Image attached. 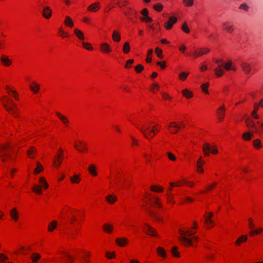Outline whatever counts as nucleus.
Returning a JSON list of instances; mask_svg holds the SVG:
<instances>
[{"instance_id":"4","label":"nucleus","mask_w":263,"mask_h":263,"mask_svg":"<svg viewBox=\"0 0 263 263\" xmlns=\"http://www.w3.org/2000/svg\"><path fill=\"white\" fill-rule=\"evenodd\" d=\"M39 182L41 184V186L34 184L32 188V190L36 194H41L42 193V187L46 189L48 187V184L44 177H41L39 179Z\"/></svg>"},{"instance_id":"9","label":"nucleus","mask_w":263,"mask_h":263,"mask_svg":"<svg viewBox=\"0 0 263 263\" xmlns=\"http://www.w3.org/2000/svg\"><path fill=\"white\" fill-rule=\"evenodd\" d=\"M3 106L4 108L9 112H10L11 114L14 115L15 117H17L16 115V113L15 111V109L17 108V106L15 104L12 105L13 107L8 106L7 104H6L4 102Z\"/></svg>"},{"instance_id":"24","label":"nucleus","mask_w":263,"mask_h":263,"mask_svg":"<svg viewBox=\"0 0 263 263\" xmlns=\"http://www.w3.org/2000/svg\"><path fill=\"white\" fill-rule=\"evenodd\" d=\"M112 38L115 42H119L121 40L119 32L117 31H114L112 33Z\"/></svg>"},{"instance_id":"61","label":"nucleus","mask_w":263,"mask_h":263,"mask_svg":"<svg viewBox=\"0 0 263 263\" xmlns=\"http://www.w3.org/2000/svg\"><path fill=\"white\" fill-rule=\"evenodd\" d=\"M159 88V85L157 83H154L152 86L151 87V90L152 91H154L155 89H158Z\"/></svg>"},{"instance_id":"64","label":"nucleus","mask_w":263,"mask_h":263,"mask_svg":"<svg viewBox=\"0 0 263 263\" xmlns=\"http://www.w3.org/2000/svg\"><path fill=\"white\" fill-rule=\"evenodd\" d=\"M106 255L108 258H111L115 256V254L114 252H112V253L106 252Z\"/></svg>"},{"instance_id":"42","label":"nucleus","mask_w":263,"mask_h":263,"mask_svg":"<svg viewBox=\"0 0 263 263\" xmlns=\"http://www.w3.org/2000/svg\"><path fill=\"white\" fill-rule=\"evenodd\" d=\"M253 146L256 148H259L261 147V141L258 139H256L254 140L253 141Z\"/></svg>"},{"instance_id":"17","label":"nucleus","mask_w":263,"mask_h":263,"mask_svg":"<svg viewBox=\"0 0 263 263\" xmlns=\"http://www.w3.org/2000/svg\"><path fill=\"white\" fill-rule=\"evenodd\" d=\"M100 8V4L99 3H95L93 4H91L88 7V10L89 11L96 12L98 11Z\"/></svg>"},{"instance_id":"25","label":"nucleus","mask_w":263,"mask_h":263,"mask_svg":"<svg viewBox=\"0 0 263 263\" xmlns=\"http://www.w3.org/2000/svg\"><path fill=\"white\" fill-rule=\"evenodd\" d=\"M1 60L3 64L7 66H9L11 64V61L8 58V57L5 55H3L1 57Z\"/></svg>"},{"instance_id":"34","label":"nucleus","mask_w":263,"mask_h":263,"mask_svg":"<svg viewBox=\"0 0 263 263\" xmlns=\"http://www.w3.org/2000/svg\"><path fill=\"white\" fill-rule=\"evenodd\" d=\"M253 134L252 133H251L248 132L245 133L242 135V138L245 140L249 141V140H251L252 137H253Z\"/></svg>"},{"instance_id":"27","label":"nucleus","mask_w":263,"mask_h":263,"mask_svg":"<svg viewBox=\"0 0 263 263\" xmlns=\"http://www.w3.org/2000/svg\"><path fill=\"white\" fill-rule=\"evenodd\" d=\"M56 115L60 118V119L63 122V123L66 125H67L69 123L68 119L65 116L62 115H61L59 112H57Z\"/></svg>"},{"instance_id":"5","label":"nucleus","mask_w":263,"mask_h":263,"mask_svg":"<svg viewBox=\"0 0 263 263\" xmlns=\"http://www.w3.org/2000/svg\"><path fill=\"white\" fill-rule=\"evenodd\" d=\"M202 150L205 156H209L210 152L213 154H216L218 153V150L215 146L211 147V146L207 143L203 144L202 146Z\"/></svg>"},{"instance_id":"57","label":"nucleus","mask_w":263,"mask_h":263,"mask_svg":"<svg viewBox=\"0 0 263 263\" xmlns=\"http://www.w3.org/2000/svg\"><path fill=\"white\" fill-rule=\"evenodd\" d=\"M83 46L87 50H91L92 49L91 45L88 43L83 42Z\"/></svg>"},{"instance_id":"23","label":"nucleus","mask_w":263,"mask_h":263,"mask_svg":"<svg viewBox=\"0 0 263 263\" xmlns=\"http://www.w3.org/2000/svg\"><path fill=\"white\" fill-rule=\"evenodd\" d=\"M10 216L15 221H16L18 219V213L15 208H14L10 211Z\"/></svg>"},{"instance_id":"43","label":"nucleus","mask_w":263,"mask_h":263,"mask_svg":"<svg viewBox=\"0 0 263 263\" xmlns=\"http://www.w3.org/2000/svg\"><path fill=\"white\" fill-rule=\"evenodd\" d=\"M123 51L125 53H127L130 51V46L128 42H126L123 46Z\"/></svg>"},{"instance_id":"36","label":"nucleus","mask_w":263,"mask_h":263,"mask_svg":"<svg viewBox=\"0 0 263 263\" xmlns=\"http://www.w3.org/2000/svg\"><path fill=\"white\" fill-rule=\"evenodd\" d=\"M247 240V236L246 235H242L238 238L235 244L237 245H239L240 243H241L242 242L246 241Z\"/></svg>"},{"instance_id":"29","label":"nucleus","mask_w":263,"mask_h":263,"mask_svg":"<svg viewBox=\"0 0 263 263\" xmlns=\"http://www.w3.org/2000/svg\"><path fill=\"white\" fill-rule=\"evenodd\" d=\"M88 171L93 176H96L97 175L96 172V167L93 164L89 165L88 167Z\"/></svg>"},{"instance_id":"19","label":"nucleus","mask_w":263,"mask_h":263,"mask_svg":"<svg viewBox=\"0 0 263 263\" xmlns=\"http://www.w3.org/2000/svg\"><path fill=\"white\" fill-rule=\"evenodd\" d=\"M204 162L202 161V158L200 157L197 162V171L199 173H203V170L202 168Z\"/></svg>"},{"instance_id":"58","label":"nucleus","mask_w":263,"mask_h":263,"mask_svg":"<svg viewBox=\"0 0 263 263\" xmlns=\"http://www.w3.org/2000/svg\"><path fill=\"white\" fill-rule=\"evenodd\" d=\"M209 86V83H205L201 85V88L202 89V90L205 93H208L209 91L207 89L208 87Z\"/></svg>"},{"instance_id":"37","label":"nucleus","mask_w":263,"mask_h":263,"mask_svg":"<svg viewBox=\"0 0 263 263\" xmlns=\"http://www.w3.org/2000/svg\"><path fill=\"white\" fill-rule=\"evenodd\" d=\"M183 125L181 122L180 125H177L175 122H172L170 123L169 127L173 128H177L179 129L181 127H183Z\"/></svg>"},{"instance_id":"60","label":"nucleus","mask_w":263,"mask_h":263,"mask_svg":"<svg viewBox=\"0 0 263 263\" xmlns=\"http://www.w3.org/2000/svg\"><path fill=\"white\" fill-rule=\"evenodd\" d=\"M141 20L142 21H144L146 23L150 22L152 21V19L148 16H147L146 17H141Z\"/></svg>"},{"instance_id":"3","label":"nucleus","mask_w":263,"mask_h":263,"mask_svg":"<svg viewBox=\"0 0 263 263\" xmlns=\"http://www.w3.org/2000/svg\"><path fill=\"white\" fill-rule=\"evenodd\" d=\"M136 127L147 139H152L155 135V132L156 131H159L158 128H157L155 126L152 127L150 129L149 126H147L144 128V127H139V126L136 125Z\"/></svg>"},{"instance_id":"8","label":"nucleus","mask_w":263,"mask_h":263,"mask_svg":"<svg viewBox=\"0 0 263 263\" xmlns=\"http://www.w3.org/2000/svg\"><path fill=\"white\" fill-rule=\"evenodd\" d=\"M177 18L175 16L170 17L168 21L164 23V27L166 29L170 30L172 28L174 24L176 23Z\"/></svg>"},{"instance_id":"7","label":"nucleus","mask_w":263,"mask_h":263,"mask_svg":"<svg viewBox=\"0 0 263 263\" xmlns=\"http://www.w3.org/2000/svg\"><path fill=\"white\" fill-rule=\"evenodd\" d=\"M145 232L149 235L154 236V237H158L159 235L156 232L155 229L150 226L149 224L145 223Z\"/></svg>"},{"instance_id":"1","label":"nucleus","mask_w":263,"mask_h":263,"mask_svg":"<svg viewBox=\"0 0 263 263\" xmlns=\"http://www.w3.org/2000/svg\"><path fill=\"white\" fill-rule=\"evenodd\" d=\"M215 62L218 64V66L214 69V71L217 77H220L223 74V69L226 70H236V67L232 65V62L231 60L224 63L222 59H218L216 60Z\"/></svg>"},{"instance_id":"18","label":"nucleus","mask_w":263,"mask_h":263,"mask_svg":"<svg viewBox=\"0 0 263 263\" xmlns=\"http://www.w3.org/2000/svg\"><path fill=\"white\" fill-rule=\"evenodd\" d=\"M217 114L219 121H222L224 115V107L223 106L220 107L217 109Z\"/></svg>"},{"instance_id":"46","label":"nucleus","mask_w":263,"mask_h":263,"mask_svg":"<svg viewBox=\"0 0 263 263\" xmlns=\"http://www.w3.org/2000/svg\"><path fill=\"white\" fill-rule=\"evenodd\" d=\"M153 53V50L152 49H150L147 51V57L146 59V61L147 63H150L152 61V59L149 57Z\"/></svg>"},{"instance_id":"32","label":"nucleus","mask_w":263,"mask_h":263,"mask_svg":"<svg viewBox=\"0 0 263 263\" xmlns=\"http://www.w3.org/2000/svg\"><path fill=\"white\" fill-rule=\"evenodd\" d=\"M101 50L104 52H108L110 51V47L107 43H103L101 45Z\"/></svg>"},{"instance_id":"6","label":"nucleus","mask_w":263,"mask_h":263,"mask_svg":"<svg viewBox=\"0 0 263 263\" xmlns=\"http://www.w3.org/2000/svg\"><path fill=\"white\" fill-rule=\"evenodd\" d=\"M223 30L229 33H231L234 30V25L230 22H224L222 25Z\"/></svg>"},{"instance_id":"59","label":"nucleus","mask_w":263,"mask_h":263,"mask_svg":"<svg viewBox=\"0 0 263 263\" xmlns=\"http://www.w3.org/2000/svg\"><path fill=\"white\" fill-rule=\"evenodd\" d=\"M167 155L170 160L172 161H175L176 158L175 156L171 152H168L167 153Z\"/></svg>"},{"instance_id":"50","label":"nucleus","mask_w":263,"mask_h":263,"mask_svg":"<svg viewBox=\"0 0 263 263\" xmlns=\"http://www.w3.org/2000/svg\"><path fill=\"white\" fill-rule=\"evenodd\" d=\"M183 2L187 7H191L194 4V0H183Z\"/></svg>"},{"instance_id":"11","label":"nucleus","mask_w":263,"mask_h":263,"mask_svg":"<svg viewBox=\"0 0 263 263\" xmlns=\"http://www.w3.org/2000/svg\"><path fill=\"white\" fill-rule=\"evenodd\" d=\"M241 67L244 72L246 74H249L251 72V65L246 62H242L240 64Z\"/></svg>"},{"instance_id":"56","label":"nucleus","mask_w":263,"mask_h":263,"mask_svg":"<svg viewBox=\"0 0 263 263\" xmlns=\"http://www.w3.org/2000/svg\"><path fill=\"white\" fill-rule=\"evenodd\" d=\"M135 70L136 71V72L138 73H139L143 70L144 67L142 65L138 64L137 66H136L135 67Z\"/></svg>"},{"instance_id":"28","label":"nucleus","mask_w":263,"mask_h":263,"mask_svg":"<svg viewBox=\"0 0 263 263\" xmlns=\"http://www.w3.org/2000/svg\"><path fill=\"white\" fill-rule=\"evenodd\" d=\"M56 115L60 118V119L63 122V123L66 125H67L69 123L68 119L65 116L62 115H61L59 112H57Z\"/></svg>"},{"instance_id":"15","label":"nucleus","mask_w":263,"mask_h":263,"mask_svg":"<svg viewBox=\"0 0 263 263\" xmlns=\"http://www.w3.org/2000/svg\"><path fill=\"white\" fill-rule=\"evenodd\" d=\"M246 122L247 123V125L249 128H253V132L257 133V130L254 122L252 120H249L248 118L246 119Z\"/></svg>"},{"instance_id":"49","label":"nucleus","mask_w":263,"mask_h":263,"mask_svg":"<svg viewBox=\"0 0 263 263\" xmlns=\"http://www.w3.org/2000/svg\"><path fill=\"white\" fill-rule=\"evenodd\" d=\"M148 213H149V215L151 216V217H152L154 219H155V220H157V221H161V220H162V219H161L160 218H159V217H158V216H157V215H156L155 213H153L152 211H149L148 212Z\"/></svg>"},{"instance_id":"41","label":"nucleus","mask_w":263,"mask_h":263,"mask_svg":"<svg viewBox=\"0 0 263 263\" xmlns=\"http://www.w3.org/2000/svg\"><path fill=\"white\" fill-rule=\"evenodd\" d=\"M37 167L34 170V173L37 174L41 172L43 170V167L40 163L37 162Z\"/></svg>"},{"instance_id":"52","label":"nucleus","mask_w":263,"mask_h":263,"mask_svg":"<svg viewBox=\"0 0 263 263\" xmlns=\"http://www.w3.org/2000/svg\"><path fill=\"white\" fill-rule=\"evenodd\" d=\"M182 30L185 33H188L190 32V29L187 26L186 23H184L181 27Z\"/></svg>"},{"instance_id":"14","label":"nucleus","mask_w":263,"mask_h":263,"mask_svg":"<svg viewBox=\"0 0 263 263\" xmlns=\"http://www.w3.org/2000/svg\"><path fill=\"white\" fill-rule=\"evenodd\" d=\"M7 148V147L6 146L1 147V149H3L4 151V154L2 155H1L2 160L4 162H5L6 161L7 158H9L11 157L10 154L6 151Z\"/></svg>"},{"instance_id":"63","label":"nucleus","mask_w":263,"mask_h":263,"mask_svg":"<svg viewBox=\"0 0 263 263\" xmlns=\"http://www.w3.org/2000/svg\"><path fill=\"white\" fill-rule=\"evenodd\" d=\"M141 14L143 15L144 17H146L148 16V12L147 9L145 8L143 9L141 11Z\"/></svg>"},{"instance_id":"54","label":"nucleus","mask_w":263,"mask_h":263,"mask_svg":"<svg viewBox=\"0 0 263 263\" xmlns=\"http://www.w3.org/2000/svg\"><path fill=\"white\" fill-rule=\"evenodd\" d=\"M155 52L159 58H163L162 51L161 49H159V48H156L155 49Z\"/></svg>"},{"instance_id":"30","label":"nucleus","mask_w":263,"mask_h":263,"mask_svg":"<svg viewBox=\"0 0 263 263\" xmlns=\"http://www.w3.org/2000/svg\"><path fill=\"white\" fill-rule=\"evenodd\" d=\"M103 228L104 231L108 233H111L113 229V226L112 225H110L109 224H104L103 226Z\"/></svg>"},{"instance_id":"33","label":"nucleus","mask_w":263,"mask_h":263,"mask_svg":"<svg viewBox=\"0 0 263 263\" xmlns=\"http://www.w3.org/2000/svg\"><path fill=\"white\" fill-rule=\"evenodd\" d=\"M74 32L75 34L77 35V36L80 39V40H84V37L83 35V33L81 31L79 30L78 29H75L74 30Z\"/></svg>"},{"instance_id":"21","label":"nucleus","mask_w":263,"mask_h":263,"mask_svg":"<svg viewBox=\"0 0 263 263\" xmlns=\"http://www.w3.org/2000/svg\"><path fill=\"white\" fill-rule=\"evenodd\" d=\"M64 23L65 25L68 27H72L73 26V22L69 16H66L65 17Z\"/></svg>"},{"instance_id":"12","label":"nucleus","mask_w":263,"mask_h":263,"mask_svg":"<svg viewBox=\"0 0 263 263\" xmlns=\"http://www.w3.org/2000/svg\"><path fill=\"white\" fill-rule=\"evenodd\" d=\"M116 242L120 247L125 246L128 242V239L125 237L117 238L116 239Z\"/></svg>"},{"instance_id":"16","label":"nucleus","mask_w":263,"mask_h":263,"mask_svg":"<svg viewBox=\"0 0 263 263\" xmlns=\"http://www.w3.org/2000/svg\"><path fill=\"white\" fill-rule=\"evenodd\" d=\"M105 199L107 202L109 204L114 203L117 200V197L112 194L108 195V196H107Z\"/></svg>"},{"instance_id":"26","label":"nucleus","mask_w":263,"mask_h":263,"mask_svg":"<svg viewBox=\"0 0 263 263\" xmlns=\"http://www.w3.org/2000/svg\"><path fill=\"white\" fill-rule=\"evenodd\" d=\"M36 149L35 148V147H31L30 149H28L27 151V154L30 158H33Z\"/></svg>"},{"instance_id":"53","label":"nucleus","mask_w":263,"mask_h":263,"mask_svg":"<svg viewBox=\"0 0 263 263\" xmlns=\"http://www.w3.org/2000/svg\"><path fill=\"white\" fill-rule=\"evenodd\" d=\"M262 229L261 228L256 230H251V231L250 232V234L253 236L255 234H260L262 232Z\"/></svg>"},{"instance_id":"62","label":"nucleus","mask_w":263,"mask_h":263,"mask_svg":"<svg viewBox=\"0 0 263 263\" xmlns=\"http://www.w3.org/2000/svg\"><path fill=\"white\" fill-rule=\"evenodd\" d=\"M61 164V160H53V164L54 166L58 167L60 166Z\"/></svg>"},{"instance_id":"47","label":"nucleus","mask_w":263,"mask_h":263,"mask_svg":"<svg viewBox=\"0 0 263 263\" xmlns=\"http://www.w3.org/2000/svg\"><path fill=\"white\" fill-rule=\"evenodd\" d=\"M70 179L71 182L74 183H78L80 180L79 176L77 175H74L73 177H70Z\"/></svg>"},{"instance_id":"45","label":"nucleus","mask_w":263,"mask_h":263,"mask_svg":"<svg viewBox=\"0 0 263 263\" xmlns=\"http://www.w3.org/2000/svg\"><path fill=\"white\" fill-rule=\"evenodd\" d=\"M40 257H41V255L37 253H34L31 256L32 260L33 262L34 263L37 262L38 259H40Z\"/></svg>"},{"instance_id":"20","label":"nucleus","mask_w":263,"mask_h":263,"mask_svg":"<svg viewBox=\"0 0 263 263\" xmlns=\"http://www.w3.org/2000/svg\"><path fill=\"white\" fill-rule=\"evenodd\" d=\"M30 89L35 93H36L38 92L39 89H40V86L39 85L37 84L35 82H33L30 85Z\"/></svg>"},{"instance_id":"51","label":"nucleus","mask_w":263,"mask_h":263,"mask_svg":"<svg viewBox=\"0 0 263 263\" xmlns=\"http://www.w3.org/2000/svg\"><path fill=\"white\" fill-rule=\"evenodd\" d=\"M189 72H181L179 76V79L180 80L183 81L186 78V77L189 75Z\"/></svg>"},{"instance_id":"31","label":"nucleus","mask_w":263,"mask_h":263,"mask_svg":"<svg viewBox=\"0 0 263 263\" xmlns=\"http://www.w3.org/2000/svg\"><path fill=\"white\" fill-rule=\"evenodd\" d=\"M157 252L160 256L164 258H165L166 256V254L165 250L161 247H159L157 248Z\"/></svg>"},{"instance_id":"35","label":"nucleus","mask_w":263,"mask_h":263,"mask_svg":"<svg viewBox=\"0 0 263 263\" xmlns=\"http://www.w3.org/2000/svg\"><path fill=\"white\" fill-rule=\"evenodd\" d=\"M8 258L3 253L0 254V263H13L12 262H7Z\"/></svg>"},{"instance_id":"2","label":"nucleus","mask_w":263,"mask_h":263,"mask_svg":"<svg viewBox=\"0 0 263 263\" xmlns=\"http://www.w3.org/2000/svg\"><path fill=\"white\" fill-rule=\"evenodd\" d=\"M179 232L181 236L178 237V239L182 244L185 246L192 245L191 239L188 238V236H193L196 233L195 231L190 232L189 231H184L181 229L179 230Z\"/></svg>"},{"instance_id":"40","label":"nucleus","mask_w":263,"mask_h":263,"mask_svg":"<svg viewBox=\"0 0 263 263\" xmlns=\"http://www.w3.org/2000/svg\"><path fill=\"white\" fill-rule=\"evenodd\" d=\"M171 252L174 256L177 257H179L180 256L179 252L178 251V248L177 247L175 246L173 247Z\"/></svg>"},{"instance_id":"44","label":"nucleus","mask_w":263,"mask_h":263,"mask_svg":"<svg viewBox=\"0 0 263 263\" xmlns=\"http://www.w3.org/2000/svg\"><path fill=\"white\" fill-rule=\"evenodd\" d=\"M151 189L153 191H156L158 192H161L163 191V189L162 187L157 186V185H152L151 186Z\"/></svg>"},{"instance_id":"55","label":"nucleus","mask_w":263,"mask_h":263,"mask_svg":"<svg viewBox=\"0 0 263 263\" xmlns=\"http://www.w3.org/2000/svg\"><path fill=\"white\" fill-rule=\"evenodd\" d=\"M163 7V5L161 4H157L154 6V8L158 11H161L162 10Z\"/></svg>"},{"instance_id":"38","label":"nucleus","mask_w":263,"mask_h":263,"mask_svg":"<svg viewBox=\"0 0 263 263\" xmlns=\"http://www.w3.org/2000/svg\"><path fill=\"white\" fill-rule=\"evenodd\" d=\"M57 221H53L48 226V230L49 232L52 231L57 227Z\"/></svg>"},{"instance_id":"48","label":"nucleus","mask_w":263,"mask_h":263,"mask_svg":"<svg viewBox=\"0 0 263 263\" xmlns=\"http://www.w3.org/2000/svg\"><path fill=\"white\" fill-rule=\"evenodd\" d=\"M250 8L249 5H248L246 3H243L241 4L239 6V9L241 10H243L245 11H248Z\"/></svg>"},{"instance_id":"22","label":"nucleus","mask_w":263,"mask_h":263,"mask_svg":"<svg viewBox=\"0 0 263 263\" xmlns=\"http://www.w3.org/2000/svg\"><path fill=\"white\" fill-rule=\"evenodd\" d=\"M213 215V213L212 212L209 213V217L207 216H205V221L206 223L209 224L211 227L214 226V222L211 219V217H212Z\"/></svg>"},{"instance_id":"13","label":"nucleus","mask_w":263,"mask_h":263,"mask_svg":"<svg viewBox=\"0 0 263 263\" xmlns=\"http://www.w3.org/2000/svg\"><path fill=\"white\" fill-rule=\"evenodd\" d=\"M210 51V49L208 48L201 49L199 51H195L193 55L195 57H198L199 56H201L202 55H203L204 54H206V53L209 52Z\"/></svg>"},{"instance_id":"39","label":"nucleus","mask_w":263,"mask_h":263,"mask_svg":"<svg viewBox=\"0 0 263 263\" xmlns=\"http://www.w3.org/2000/svg\"><path fill=\"white\" fill-rule=\"evenodd\" d=\"M182 93L184 97L187 98H190L192 97L193 93L189 90L185 89L182 91Z\"/></svg>"},{"instance_id":"10","label":"nucleus","mask_w":263,"mask_h":263,"mask_svg":"<svg viewBox=\"0 0 263 263\" xmlns=\"http://www.w3.org/2000/svg\"><path fill=\"white\" fill-rule=\"evenodd\" d=\"M51 14L52 10L49 7L46 6L43 8L42 14L45 18H49L51 16Z\"/></svg>"}]
</instances>
